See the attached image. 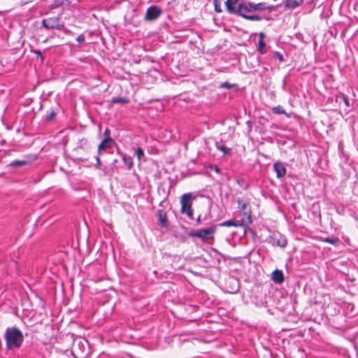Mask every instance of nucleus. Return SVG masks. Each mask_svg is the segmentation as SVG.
I'll return each instance as SVG.
<instances>
[{"instance_id":"c756f323","label":"nucleus","mask_w":358,"mask_h":358,"mask_svg":"<svg viewBox=\"0 0 358 358\" xmlns=\"http://www.w3.org/2000/svg\"><path fill=\"white\" fill-rule=\"evenodd\" d=\"M238 1V0H227L224 3L225 6L227 8V6H229L231 5H234V3H237Z\"/></svg>"},{"instance_id":"ea45409f","label":"nucleus","mask_w":358,"mask_h":358,"mask_svg":"<svg viewBox=\"0 0 358 358\" xmlns=\"http://www.w3.org/2000/svg\"><path fill=\"white\" fill-rule=\"evenodd\" d=\"M231 280H232L234 282H235L238 283V281H237L236 279L232 278Z\"/></svg>"},{"instance_id":"7ed1b4c3","label":"nucleus","mask_w":358,"mask_h":358,"mask_svg":"<svg viewBox=\"0 0 358 358\" xmlns=\"http://www.w3.org/2000/svg\"><path fill=\"white\" fill-rule=\"evenodd\" d=\"M91 150V145L87 138L80 139L77 145L73 150V161L77 162H83L87 160L88 155Z\"/></svg>"},{"instance_id":"bb28decb","label":"nucleus","mask_w":358,"mask_h":358,"mask_svg":"<svg viewBox=\"0 0 358 358\" xmlns=\"http://www.w3.org/2000/svg\"><path fill=\"white\" fill-rule=\"evenodd\" d=\"M209 169L210 170L214 171L215 172H216L218 174H220L221 173L220 169L217 166H216V165H210L209 166Z\"/></svg>"},{"instance_id":"9d476101","label":"nucleus","mask_w":358,"mask_h":358,"mask_svg":"<svg viewBox=\"0 0 358 358\" xmlns=\"http://www.w3.org/2000/svg\"><path fill=\"white\" fill-rule=\"evenodd\" d=\"M115 145L113 138H103L98 146V155H101L103 151L107 148H112Z\"/></svg>"},{"instance_id":"aec40b11","label":"nucleus","mask_w":358,"mask_h":358,"mask_svg":"<svg viewBox=\"0 0 358 358\" xmlns=\"http://www.w3.org/2000/svg\"><path fill=\"white\" fill-rule=\"evenodd\" d=\"M122 160L124 164L127 166L129 169H131L133 166V159L130 156L124 155L122 157Z\"/></svg>"},{"instance_id":"c85d7f7f","label":"nucleus","mask_w":358,"mask_h":358,"mask_svg":"<svg viewBox=\"0 0 358 358\" xmlns=\"http://www.w3.org/2000/svg\"><path fill=\"white\" fill-rule=\"evenodd\" d=\"M341 98H342L344 103L345 104V106L349 107L350 106V102H349V99H348V96L346 95H345V94H342Z\"/></svg>"},{"instance_id":"f257e3e1","label":"nucleus","mask_w":358,"mask_h":358,"mask_svg":"<svg viewBox=\"0 0 358 358\" xmlns=\"http://www.w3.org/2000/svg\"><path fill=\"white\" fill-rule=\"evenodd\" d=\"M228 13L241 16L246 20L252 21H259L262 17L258 15L253 13L252 3L248 1H241L234 5H231L226 8Z\"/></svg>"},{"instance_id":"6ab92c4d","label":"nucleus","mask_w":358,"mask_h":358,"mask_svg":"<svg viewBox=\"0 0 358 358\" xmlns=\"http://www.w3.org/2000/svg\"><path fill=\"white\" fill-rule=\"evenodd\" d=\"M111 102L113 103H120L124 105L128 103L129 100L126 97H113Z\"/></svg>"},{"instance_id":"7c9ffc66","label":"nucleus","mask_w":358,"mask_h":358,"mask_svg":"<svg viewBox=\"0 0 358 358\" xmlns=\"http://www.w3.org/2000/svg\"><path fill=\"white\" fill-rule=\"evenodd\" d=\"M103 135H104V138H112L110 135V131L109 129L106 128L104 131V133H103Z\"/></svg>"},{"instance_id":"393cba45","label":"nucleus","mask_w":358,"mask_h":358,"mask_svg":"<svg viewBox=\"0 0 358 358\" xmlns=\"http://www.w3.org/2000/svg\"><path fill=\"white\" fill-rule=\"evenodd\" d=\"M258 45H259V51L261 53H264L265 52V46H266L265 43L264 41H262L261 40H259Z\"/></svg>"},{"instance_id":"b1692460","label":"nucleus","mask_w":358,"mask_h":358,"mask_svg":"<svg viewBox=\"0 0 358 358\" xmlns=\"http://www.w3.org/2000/svg\"><path fill=\"white\" fill-rule=\"evenodd\" d=\"M213 4H214V6H215V10L217 13H221L222 12V9H221V7H220V1L219 0H213Z\"/></svg>"},{"instance_id":"0eeeda50","label":"nucleus","mask_w":358,"mask_h":358,"mask_svg":"<svg viewBox=\"0 0 358 358\" xmlns=\"http://www.w3.org/2000/svg\"><path fill=\"white\" fill-rule=\"evenodd\" d=\"M270 242L273 245L280 248H285L287 244L286 237L280 234H273V235L271 236Z\"/></svg>"},{"instance_id":"f03ea898","label":"nucleus","mask_w":358,"mask_h":358,"mask_svg":"<svg viewBox=\"0 0 358 358\" xmlns=\"http://www.w3.org/2000/svg\"><path fill=\"white\" fill-rule=\"evenodd\" d=\"M7 350L18 349L24 341L22 331L16 327H8L4 334Z\"/></svg>"},{"instance_id":"a878e982","label":"nucleus","mask_w":358,"mask_h":358,"mask_svg":"<svg viewBox=\"0 0 358 358\" xmlns=\"http://www.w3.org/2000/svg\"><path fill=\"white\" fill-rule=\"evenodd\" d=\"M136 155L137 157L140 159L142 157L144 156L143 150L141 148H138L136 151Z\"/></svg>"},{"instance_id":"e433bc0d","label":"nucleus","mask_w":358,"mask_h":358,"mask_svg":"<svg viewBox=\"0 0 358 358\" xmlns=\"http://www.w3.org/2000/svg\"><path fill=\"white\" fill-rule=\"evenodd\" d=\"M243 182H244V180L243 179H241V180H237V183L241 185V186H243Z\"/></svg>"},{"instance_id":"58836bf2","label":"nucleus","mask_w":358,"mask_h":358,"mask_svg":"<svg viewBox=\"0 0 358 358\" xmlns=\"http://www.w3.org/2000/svg\"><path fill=\"white\" fill-rule=\"evenodd\" d=\"M36 53L38 55L41 56V52L40 50H37V51L36 52Z\"/></svg>"},{"instance_id":"5701e85b","label":"nucleus","mask_w":358,"mask_h":358,"mask_svg":"<svg viewBox=\"0 0 358 358\" xmlns=\"http://www.w3.org/2000/svg\"><path fill=\"white\" fill-rule=\"evenodd\" d=\"M56 112L55 111V110L53 109H51L50 111L48 112L47 113V120L48 121H51L52 120L54 119V117L56 116Z\"/></svg>"},{"instance_id":"9b49d317","label":"nucleus","mask_w":358,"mask_h":358,"mask_svg":"<svg viewBox=\"0 0 358 358\" xmlns=\"http://www.w3.org/2000/svg\"><path fill=\"white\" fill-rule=\"evenodd\" d=\"M192 194L191 193H186L183 194L181 196L180 199V203H181V212L185 213L186 210V208H189L192 207Z\"/></svg>"},{"instance_id":"a211bd4d","label":"nucleus","mask_w":358,"mask_h":358,"mask_svg":"<svg viewBox=\"0 0 358 358\" xmlns=\"http://www.w3.org/2000/svg\"><path fill=\"white\" fill-rule=\"evenodd\" d=\"M29 164V160H26V159H22V160L16 159V160L12 161L9 164V166L10 167H13V168H19V167L27 165Z\"/></svg>"},{"instance_id":"20e7f679","label":"nucleus","mask_w":358,"mask_h":358,"mask_svg":"<svg viewBox=\"0 0 358 358\" xmlns=\"http://www.w3.org/2000/svg\"><path fill=\"white\" fill-rule=\"evenodd\" d=\"M217 230L215 225L210 226L206 229H201L194 230L189 234L190 236L197 237L202 240H210L213 238V236Z\"/></svg>"},{"instance_id":"4be33fe9","label":"nucleus","mask_w":358,"mask_h":358,"mask_svg":"<svg viewBox=\"0 0 358 358\" xmlns=\"http://www.w3.org/2000/svg\"><path fill=\"white\" fill-rule=\"evenodd\" d=\"M217 148L219 150H220V151L223 152V153H224V155H231V148H227V147H226V146H224V145H217Z\"/></svg>"},{"instance_id":"4c0bfd02","label":"nucleus","mask_w":358,"mask_h":358,"mask_svg":"<svg viewBox=\"0 0 358 358\" xmlns=\"http://www.w3.org/2000/svg\"><path fill=\"white\" fill-rule=\"evenodd\" d=\"M200 221H201V216L199 215V216L197 217V219H196V222H197V223H199V222H200Z\"/></svg>"},{"instance_id":"f3484780","label":"nucleus","mask_w":358,"mask_h":358,"mask_svg":"<svg viewBox=\"0 0 358 358\" xmlns=\"http://www.w3.org/2000/svg\"><path fill=\"white\" fill-rule=\"evenodd\" d=\"M320 241L322 242L330 243L334 245H338L341 242L340 239L335 236L325 238L321 237Z\"/></svg>"},{"instance_id":"473e14b6","label":"nucleus","mask_w":358,"mask_h":358,"mask_svg":"<svg viewBox=\"0 0 358 358\" xmlns=\"http://www.w3.org/2000/svg\"><path fill=\"white\" fill-rule=\"evenodd\" d=\"M85 36L83 34H80L77 38H76V41L78 42V43H83L85 41Z\"/></svg>"},{"instance_id":"39448f33","label":"nucleus","mask_w":358,"mask_h":358,"mask_svg":"<svg viewBox=\"0 0 358 358\" xmlns=\"http://www.w3.org/2000/svg\"><path fill=\"white\" fill-rule=\"evenodd\" d=\"M237 202L238 204L240 214L243 217L242 221L243 222H246L248 224H250L252 222V219H251L252 212H251V209H250L249 203L247 201H244L241 198L238 199Z\"/></svg>"},{"instance_id":"1a4fd4ad","label":"nucleus","mask_w":358,"mask_h":358,"mask_svg":"<svg viewBox=\"0 0 358 358\" xmlns=\"http://www.w3.org/2000/svg\"><path fill=\"white\" fill-rule=\"evenodd\" d=\"M277 7H278V6L268 5L266 2H260V3H252L253 13L255 11H262V10H268L269 12H271L272 10H274Z\"/></svg>"},{"instance_id":"cd10ccee","label":"nucleus","mask_w":358,"mask_h":358,"mask_svg":"<svg viewBox=\"0 0 358 358\" xmlns=\"http://www.w3.org/2000/svg\"><path fill=\"white\" fill-rule=\"evenodd\" d=\"M274 57L275 59H278L280 62H283V60H284L282 55L278 52H275L274 53Z\"/></svg>"},{"instance_id":"dca6fc26","label":"nucleus","mask_w":358,"mask_h":358,"mask_svg":"<svg viewBox=\"0 0 358 358\" xmlns=\"http://www.w3.org/2000/svg\"><path fill=\"white\" fill-rule=\"evenodd\" d=\"M304 0H286L285 7L294 9L301 6Z\"/></svg>"},{"instance_id":"2eb2a0df","label":"nucleus","mask_w":358,"mask_h":358,"mask_svg":"<svg viewBox=\"0 0 358 358\" xmlns=\"http://www.w3.org/2000/svg\"><path fill=\"white\" fill-rule=\"evenodd\" d=\"M243 222L242 220H230L221 222L220 227H241Z\"/></svg>"},{"instance_id":"f8f14e48","label":"nucleus","mask_w":358,"mask_h":358,"mask_svg":"<svg viewBox=\"0 0 358 358\" xmlns=\"http://www.w3.org/2000/svg\"><path fill=\"white\" fill-rule=\"evenodd\" d=\"M157 217L158 220V224L162 227H168L169 225V222L167 219L166 213L165 210L162 209H159L157 212Z\"/></svg>"},{"instance_id":"ddd939ff","label":"nucleus","mask_w":358,"mask_h":358,"mask_svg":"<svg viewBox=\"0 0 358 358\" xmlns=\"http://www.w3.org/2000/svg\"><path fill=\"white\" fill-rule=\"evenodd\" d=\"M273 169L278 178H281L286 174V169L282 162H275L273 164Z\"/></svg>"},{"instance_id":"2f4dec72","label":"nucleus","mask_w":358,"mask_h":358,"mask_svg":"<svg viewBox=\"0 0 358 358\" xmlns=\"http://www.w3.org/2000/svg\"><path fill=\"white\" fill-rule=\"evenodd\" d=\"M185 212L187 213V215L189 217L192 218L193 210L192 209V207H190L189 208H186Z\"/></svg>"},{"instance_id":"423d86ee","label":"nucleus","mask_w":358,"mask_h":358,"mask_svg":"<svg viewBox=\"0 0 358 358\" xmlns=\"http://www.w3.org/2000/svg\"><path fill=\"white\" fill-rule=\"evenodd\" d=\"M42 25L46 29H61L63 24L59 17H52L42 20Z\"/></svg>"},{"instance_id":"c9c22d12","label":"nucleus","mask_w":358,"mask_h":358,"mask_svg":"<svg viewBox=\"0 0 358 358\" xmlns=\"http://www.w3.org/2000/svg\"><path fill=\"white\" fill-rule=\"evenodd\" d=\"M99 156L100 155H98L96 157V163H97V166H99L101 165V160H100V158H99Z\"/></svg>"},{"instance_id":"72a5a7b5","label":"nucleus","mask_w":358,"mask_h":358,"mask_svg":"<svg viewBox=\"0 0 358 358\" xmlns=\"http://www.w3.org/2000/svg\"><path fill=\"white\" fill-rule=\"evenodd\" d=\"M221 87H226V88L229 89V88H230L231 85L229 84L228 83H224L221 84Z\"/></svg>"},{"instance_id":"4468645a","label":"nucleus","mask_w":358,"mask_h":358,"mask_svg":"<svg viewBox=\"0 0 358 358\" xmlns=\"http://www.w3.org/2000/svg\"><path fill=\"white\" fill-rule=\"evenodd\" d=\"M272 280L276 284H281L284 281V274L281 270L275 269L272 273Z\"/></svg>"},{"instance_id":"f704fd0d","label":"nucleus","mask_w":358,"mask_h":358,"mask_svg":"<svg viewBox=\"0 0 358 358\" xmlns=\"http://www.w3.org/2000/svg\"><path fill=\"white\" fill-rule=\"evenodd\" d=\"M265 35L264 33L261 32L259 35V40H261L262 41H264V38Z\"/></svg>"},{"instance_id":"412c9836","label":"nucleus","mask_w":358,"mask_h":358,"mask_svg":"<svg viewBox=\"0 0 358 358\" xmlns=\"http://www.w3.org/2000/svg\"><path fill=\"white\" fill-rule=\"evenodd\" d=\"M272 111L275 114H278V115L283 114V115H287V117H289V115H288L287 114V113L285 112V110L283 109V108L281 106H277L275 107H273L272 108Z\"/></svg>"},{"instance_id":"6e6552de","label":"nucleus","mask_w":358,"mask_h":358,"mask_svg":"<svg viewBox=\"0 0 358 358\" xmlns=\"http://www.w3.org/2000/svg\"><path fill=\"white\" fill-rule=\"evenodd\" d=\"M162 13L161 9L157 6H150L148 8L145 16V20L152 21L158 18Z\"/></svg>"}]
</instances>
